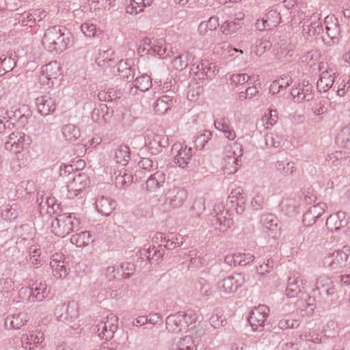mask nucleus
Listing matches in <instances>:
<instances>
[{
    "instance_id": "ddd939ff",
    "label": "nucleus",
    "mask_w": 350,
    "mask_h": 350,
    "mask_svg": "<svg viewBox=\"0 0 350 350\" xmlns=\"http://www.w3.org/2000/svg\"><path fill=\"white\" fill-rule=\"evenodd\" d=\"M291 95L295 102L311 100L314 97L313 88L308 81L304 80L301 83L291 90Z\"/></svg>"
},
{
    "instance_id": "4be33fe9",
    "label": "nucleus",
    "mask_w": 350,
    "mask_h": 350,
    "mask_svg": "<svg viewBox=\"0 0 350 350\" xmlns=\"http://www.w3.org/2000/svg\"><path fill=\"white\" fill-rule=\"evenodd\" d=\"M166 180V174L163 171H157L150 176L146 181V189L149 191H154L163 187Z\"/></svg>"
},
{
    "instance_id": "49530a36",
    "label": "nucleus",
    "mask_w": 350,
    "mask_h": 350,
    "mask_svg": "<svg viewBox=\"0 0 350 350\" xmlns=\"http://www.w3.org/2000/svg\"><path fill=\"white\" fill-rule=\"evenodd\" d=\"M201 68L202 73L205 74L207 77L211 78L215 77L219 72V68L215 63H209L206 60L201 62Z\"/></svg>"
},
{
    "instance_id": "c756f323",
    "label": "nucleus",
    "mask_w": 350,
    "mask_h": 350,
    "mask_svg": "<svg viewBox=\"0 0 350 350\" xmlns=\"http://www.w3.org/2000/svg\"><path fill=\"white\" fill-rule=\"evenodd\" d=\"M71 243L79 247H83L93 242L92 237L88 231L73 234L70 238Z\"/></svg>"
},
{
    "instance_id": "ea45409f",
    "label": "nucleus",
    "mask_w": 350,
    "mask_h": 350,
    "mask_svg": "<svg viewBox=\"0 0 350 350\" xmlns=\"http://www.w3.org/2000/svg\"><path fill=\"white\" fill-rule=\"evenodd\" d=\"M264 18L267 27H269L270 30L276 27L281 22L280 14L276 10L269 11Z\"/></svg>"
},
{
    "instance_id": "680f3d73",
    "label": "nucleus",
    "mask_w": 350,
    "mask_h": 350,
    "mask_svg": "<svg viewBox=\"0 0 350 350\" xmlns=\"http://www.w3.org/2000/svg\"><path fill=\"white\" fill-rule=\"evenodd\" d=\"M271 47V44L269 41L267 40H260L256 43V49L254 50V53L257 56H261L264 53L269 49Z\"/></svg>"
},
{
    "instance_id": "aec40b11",
    "label": "nucleus",
    "mask_w": 350,
    "mask_h": 350,
    "mask_svg": "<svg viewBox=\"0 0 350 350\" xmlns=\"http://www.w3.org/2000/svg\"><path fill=\"white\" fill-rule=\"evenodd\" d=\"M303 31L309 37L321 33L323 31V26L320 22L319 14H313L304 25Z\"/></svg>"
},
{
    "instance_id": "f3484780",
    "label": "nucleus",
    "mask_w": 350,
    "mask_h": 350,
    "mask_svg": "<svg viewBox=\"0 0 350 350\" xmlns=\"http://www.w3.org/2000/svg\"><path fill=\"white\" fill-rule=\"evenodd\" d=\"M326 204L323 202L310 206L304 214L303 223L306 226H312L325 212Z\"/></svg>"
},
{
    "instance_id": "4c0bfd02",
    "label": "nucleus",
    "mask_w": 350,
    "mask_h": 350,
    "mask_svg": "<svg viewBox=\"0 0 350 350\" xmlns=\"http://www.w3.org/2000/svg\"><path fill=\"white\" fill-rule=\"evenodd\" d=\"M320 58V53L317 50L312 49L304 54L301 59L303 62H306L308 66L312 68L317 64H318V66L321 64V62L319 61Z\"/></svg>"
},
{
    "instance_id": "9b49d317",
    "label": "nucleus",
    "mask_w": 350,
    "mask_h": 350,
    "mask_svg": "<svg viewBox=\"0 0 350 350\" xmlns=\"http://www.w3.org/2000/svg\"><path fill=\"white\" fill-rule=\"evenodd\" d=\"M90 183V179L85 173L75 174L67 184L68 198H73L78 196Z\"/></svg>"
},
{
    "instance_id": "39448f33",
    "label": "nucleus",
    "mask_w": 350,
    "mask_h": 350,
    "mask_svg": "<svg viewBox=\"0 0 350 350\" xmlns=\"http://www.w3.org/2000/svg\"><path fill=\"white\" fill-rule=\"evenodd\" d=\"M245 282V275L243 273H234L219 281L217 285V290L222 295H230L235 293Z\"/></svg>"
},
{
    "instance_id": "338daca9",
    "label": "nucleus",
    "mask_w": 350,
    "mask_h": 350,
    "mask_svg": "<svg viewBox=\"0 0 350 350\" xmlns=\"http://www.w3.org/2000/svg\"><path fill=\"white\" fill-rule=\"evenodd\" d=\"M264 204V197L262 194L256 193L252 198L251 206L254 210H260L262 208Z\"/></svg>"
},
{
    "instance_id": "2eb2a0df",
    "label": "nucleus",
    "mask_w": 350,
    "mask_h": 350,
    "mask_svg": "<svg viewBox=\"0 0 350 350\" xmlns=\"http://www.w3.org/2000/svg\"><path fill=\"white\" fill-rule=\"evenodd\" d=\"M50 266L53 276L57 279L64 278L67 275L68 271L64 254L60 253L53 254L51 257Z\"/></svg>"
},
{
    "instance_id": "13d9d810",
    "label": "nucleus",
    "mask_w": 350,
    "mask_h": 350,
    "mask_svg": "<svg viewBox=\"0 0 350 350\" xmlns=\"http://www.w3.org/2000/svg\"><path fill=\"white\" fill-rule=\"evenodd\" d=\"M300 338L317 344L321 342V336L314 332H303L301 334Z\"/></svg>"
},
{
    "instance_id": "e433bc0d",
    "label": "nucleus",
    "mask_w": 350,
    "mask_h": 350,
    "mask_svg": "<svg viewBox=\"0 0 350 350\" xmlns=\"http://www.w3.org/2000/svg\"><path fill=\"white\" fill-rule=\"evenodd\" d=\"M336 142L342 148L350 149V125L341 129L336 137Z\"/></svg>"
},
{
    "instance_id": "4d7b16f0",
    "label": "nucleus",
    "mask_w": 350,
    "mask_h": 350,
    "mask_svg": "<svg viewBox=\"0 0 350 350\" xmlns=\"http://www.w3.org/2000/svg\"><path fill=\"white\" fill-rule=\"evenodd\" d=\"M200 288V294L204 296L208 297L212 295L213 294V290L211 284L206 281V280L202 278L199 281Z\"/></svg>"
},
{
    "instance_id": "20e7f679",
    "label": "nucleus",
    "mask_w": 350,
    "mask_h": 350,
    "mask_svg": "<svg viewBox=\"0 0 350 350\" xmlns=\"http://www.w3.org/2000/svg\"><path fill=\"white\" fill-rule=\"evenodd\" d=\"M350 254V247L344 246L342 250L335 251L327 255L323 264L333 271H338L345 267Z\"/></svg>"
},
{
    "instance_id": "b1692460",
    "label": "nucleus",
    "mask_w": 350,
    "mask_h": 350,
    "mask_svg": "<svg viewBox=\"0 0 350 350\" xmlns=\"http://www.w3.org/2000/svg\"><path fill=\"white\" fill-rule=\"evenodd\" d=\"M243 18V14L240 13L239 16L234 21H227L224 22L220 27L221 33L226 36H230L235 33L239 29H241L242 26L241 20Z\"/></svg>"
},
{
    "instance_id": "a18cd8bd",
    "label": "nucleus",
    "mask_w": 350,
    "mask_h": 350,
    "mask_svg": "<svg viewBox=\"0 0 350 350\" xmlns=\"http://www.w3.org/2000/svg\"><path fill=\"white\" fill-rule=\"evenodd\" d=\"M154 246L152 248L149 246L148 248H143L140 250L139 253L142 257H145L147 260L155 259V260H158L160 258H161L163 255V250L162 252L160 250H155Z\"/></svg>"
},
{
    "instance_id": "6e6552de",
    "label": "nucleus",
    "mask_w": 350,
    "mask_h": 350,
    "mask_svg": "<svg viewBox=\"0 0 350 350\" xmlns=\"http://www.w3.org/2000/svg\"><path fill=\"white\" fill-rule=\"evenodd\" d=\"M118 321V317L113 314H110L104 318L96 325L98 336L105 340L111 339L117 329Z\"/></svg>"
},
{
    "instance_id": "e2e57ef3",
    "label": "nucleus",
    "mask_w": 350,
    "mask_h": 350,
    "mask_svg": "<svg viewBox=\"0 0 350 350\" xmlns=\"http://www.w3.org/2000/svg\"><path fill=\"white\" fill-rule=\"evenodd\" d=\"M299 325L298 321L290 318L282 319L278 323V326L282 329L297 327Z\"/></svg>"
},
{
    "instance_id": "0e129e2a",
    "label": "nucleus",
    "mask_w": 350,
    "mask_h": 350,
    "mask_svg": "<svg viewBox=\"0 0 350 350\" xmlns=\"http://www.w3.org/2000/svg\"><path fill=\"white\" fill-rule=\"evenodd\" d=\"M42 335L40 333L38 334H31L29 336H27V345H29V349L31 350L33 348V347H31L33 345V346L42 342Z\"/></svg>"
},
{
    "instance_id": "603ef678",
    "label": "nucleus",
    "mask_w": 350,
    "mask_h": 350,
    "mask_svg": "<svg viewBox=\"0 0 350 350\" xmlns=\"http://www.w3.org/2000/svg\"><path fill=\"white\" fill-rule=\"evenodd\" d=\"M228 199L231 204H234L236 202H241V200H246V196L243 191V189L241 187H238L232 190L230 194L228 196ZM232 206L234 205H232Z\"/></svg>"
},
{
    "instance_id": "6ab92c4d",
    "label": "nucleus",
    "mask_w": 350,
    "mask_h": 350,
    "mask_svg": "<svg viewBox=\"0 0 350 350\" xmlns=\"http://www.w3.org/2000/svg\"><path fill=\"white\" fill-rule=\"evenodd\" d=\"M38 112L42 116H47L55 111L56 104L55 100L49 95H44L36 98Z\"/></svg>"
},
{
    "instance_id": "f03ea898",
    "label": "nucleus",
    "mask_w": 350,
    "mask_h": 350,
    "mask_svg": "<svg viewBox=\"0 0 350 350\" xmlns=\"http://www.w3.org/2000/svg\"><path fill=\"white\" fill-rule=\"evenodd\" d=\"M81 220L75 213L58 215L51 223V230L56 236L64 237L71 232L78 230Z\"/></svg>"
},
{
    "instance_id": "5701e85b",
    "label": "nucleus",
    "mask_w": 350,
    "mask_h": 350,
    "mask_svg": "<svg viewBox=\"0 0 350 350\" xmlns=\"http://www.w3.org/2000/svg\"><path fill=\"white\" fill-rule=\"evenodd\" d=\"M42 77L47 80L56 79L62 75V69L59 64L52 61L42 68Z\"/></svg>"
},
{
    "instance_id": "f257e3e1",
    "label": "nucleus",
    "mask_w": 350,
    "mask_h": 350,
    "mask_svg": "<svg viewBox=\"0 0 350 350\" xmlns=\"http://www.w3.org/2000/svg\"><path fill=\"white\" fill-rule=\"evenodd\" d=\"M42 42L49 51L61 53L70 45V34L64 27L53 26L46 30Z\"/></svg>"
},
{
    "instance_id": "58836bf2",
    "label": "nucleus",
    "mask_w": 350,
    "mask_h": 350,
    "mask_svg": "<svg viewBox=\"0 0 350 350\" xmlns=\"http://www.w3.org/2000/svg\"><path fill=\"white\" fill-rule=\"evenodd\" d=\"M265 144L269 148H278L283 146L284 139L277 133H270L266 135Z\"/></svg>"
},
{
    "instance_id": "a878e982",
    "label": "nucleus",
    "mask_w": 350,
    "mask_h": 350,
    "mask_svg": "<svg viewBox=\"0 0 350 350\" xmlns=\"http://www.w3.org/2000/svg\"><path fill=\"white\" fill-rule=\"evenodd\" d=\"M214 125L215 129L222 132L227 139L234 140L236 138L235 131L230 126L227 119L224 118H218L215 120Z\"/></svg>"
},
{
    "instance_id": "f8f14e48",
    "label": "nucleus",
    "mask_w": 350,
    "mask_h": 350,
    "mask_svg": "<svg viewBox=\"0 0 350 350\" xmlns=\"http://www.w3.org/2000/svg\"><path fill=\"white\" fill-rule=\"evenodd\" d=\"M21 138L22 137L19 133H12L10 135L5 144V148L16 155L17 161H12V168L16 172H18L21 169L19 154L22 150Z\"/></svg>"
},
{
    "instance_id": "c03bdc74",
    "label": "nucleus",
    "mask_w": 350,
    "mask_h": 350,
    "mask_svg": "<svg viewBox=\"0 0 350 350\" xmlns=\"http://www.w3.org/2000/svg\"><path fill=\"white\" fill-rule=\"evenodd\" d=\"M174 350H196L192 337L185 336L180 338Z\"/></svg>"
},
{
    "instance_id": "bb28decb",
    "label": "nucleus",
    "mask_w": 350,
    "mask_h": 350,
    "mask_svg": "<svg viewBox=\"0 0 350 350\" xmlns=\"http://www.w3.org/2000/svg\"><path fill=\"white\" fill-rule=\"evenodd\" d=\"M324 25L326 35L331 40H334L338 36L340 28L337 24V18L334 16H326L324 20Z\"/></svg>"
},
{
    "instance_id": "774afa93",
    "label": "nucleus",
    "mask_w": 350,
    "mask_h": 350,
    "mask_svg": "<svg viewBox=\"0 0 350 350\" xmlns=\"http://www.w3.org/2000/svg\"><path fill=\"white\" fill-rule=\"evenodd\" d=\"M67 306L65 304L57 306L55 310V315L58 321H63L67 319Z\"/></svg>"
},
{
    "instance_id": "2f4dec72",
    "label": "nucleus",
    "mask_w": 350,
    "mask_h": 350,
    "mask_svg": "<svg viewBox=\"0 0 350 350\" xmlns=\"http://www.w3.org/2000/svg\"><path fill=\"white\" fill-rule=\"evenodd\" d=\"M172 103V99L170 96L163 95L161 96L154 104L155 112L159 115L164 114L171 108Z\"/></svg>"
},
{
    "instance_id": "37998d69",
    "label": "nucleus",
    "mask_w": 350,
    "mask_h": 350,
    "mask_svg": "<svg viewBox=\"0 0 350 350\" xmlns=\"http://www.w3.org/2000/svg\"><path fill=\"white\" fill-rule=\"evenodd\" d=\"M135 87L140 91L145 92L152 86V80L147 75H142L136 78L134 82Z\"/></svg>"
},
{
    "instance_id": "0eeeda50",
    "label": "nucleus",
    "mask_w": 350,
    "mask_h": 350,
    "mask_svg": "<svg viewBox=\"0 0 350 350\" xmlns=\"http://www.w3.org/2000/svg\"><path fill=\"white\" fill-rule=\"evenodd\" d=\"M269 314V308L265 305H259L251 310L248 322L254 331L261 330Z\"/></svg>"
},
{
    "instance_id": "7ed1b4c3",
    "label": "nucleus",
    "mask_w": 350,
    "mask_h": 350,
    "mask_svg": "<svg viewBox=\"0 0 350 350\" xmlns=\"http://www.w3.org/2000/svg\"><path fill=\"white\" fill-rule=\"evenodd\" d=\"M243 154V150L238 144H234L232 150H228L224 157L222 169L228 174H234L239 169L240 161L239 159Z\"/></svg>"
},
{
    "instance_id": "de8ad7c7",
    "label": "nucleus",
    "mask_w": 350,
    "mask_h": 350,
    "mask_svg": "<svg viewBox=\"0 0 350 350\" xmlns=\"http://www.w3.org/2000/svg\"><path fill=\"white\" fill-rule=\"evenodd\" d=\"M22 326V318L19 314L8 316L5 321L7 329H18Z\"/></svg>"
},
{
    "instance_id": "09e8293b",
    "label": "nucleus",
    "mask_w": 350,
    "mask_h": 350,
    "mask_svg": "<svg viewBox=\"0 0 350 350\" xmlns=\"http://www.w3.org/2000/svg\"><path fill=\"white\" fill-rule=\"evenodd\" d=\"M15 65L14 59L11 57L2 55L0 57V76L8 71L12 70Z\"/></svg>"
},
{
    "instance_id": "1a4fd4ad",
    "label": "nucleus",
    "mask_w": 350,
    "mask_h": 350,
    "mask_svg": "<svg viewBox=\"0 0 350 350\" xmlns=\"http://www.w3.org/2000/svg\"><path fill=\"white\" fill-rule=\"evenodd\" d=\"M319 70L321 72V75L317 83V88L319 92H325L332 87L336 72L329 66L325 68L323 63L319 64Z\"/></svg>"
},
{
    "instance_id": "4468645a",
    "label": "nucleus",
    "mask_w": 350,
    "mask_h": 350,
    "mask_svg": "<svg viewBox=\"0 0 350 350\" xmlns=\"http://www.w3.org/2000/svg\"><path fill=\"white\" fill-rule=\"evenodd\" d=\"M187 191L182 187H174L167 192L166 204L170 209L178 208L183 205L187 198Z\"/></svg>"
},
{
    "instance_id": "c9c22d12",
    "label": "nucleus",
    "mask_w": 350,
    "mask_h": 350,
    "mask_svg": "<svg viewBox=\"0 0 350 350\" xmlns=\"http://www.w3.org/2000/svg\"><path fill=\"white\" fill-rule=\"evenodd\" d=\"M43 17H45L46 14L44 12H41L39 10H33L31 12H24L23 13V26H29V27H32L33 24H35L36 21H41Z\"/></svg>"
},
{
    "instance_id": "cd10ccee",
    "label": "nucleus",
    "mask_w": 350,
    "mask_h": 350,
    "mask_svg": "<svg viewBox=\"0 0 350 350\" xmlns=\"http://www.w3.org/2000/svg\"><path fill=\"white\" fill-rule=\"evenodd\" d=\"M116 62V54L111 50L99 53L96 58V63L100 67H109Z\"/></svg>"
},
{
    "instance_id": "7c9ffc66",
    "label": "nucleus",
    "mask_w": 350,
    "mask_h": 350,
    "mask_svg": "<svg viewBox=\"0 0 350 350\" xmlns=\"http://www.w3.org/2000/svg\"><path fill=\"white\" fill-rule=\"evenodd\" d=\"M182 318L179 313L168 316L166 319V328L173 333H178L185 330V329L182 325Z\"/></svg>"
},
{
    "instance_id": "c85d7f7f",
    "label": "nucleus",
    "mask_w": 350,
    "mask_h": 350,
    "mask_svg": "<svg viewBox=\"0 0 350 350\" xmlns=\"http://www.w3.org/2000/svg\"><path fill=\"white\" fill-rule=\"evenodd\" d=\"M153 0H131L130 4L126 7V13L137 14L144 12L146 7L152 5Z\"/></svg>"
},
{
    "instance_id": "412c9836",
    "label": "nucleus",
    "mask_w": 350,
    "mask_h": 350,
    "mask_svg": "<svg viewBox=\"0 0 350 350\" xmlns=\"http://www.w3.org/2000/svg\"><path fill=\"white\" fill-rule=\"evenodd\" d=\"M304 284V279L299 273L293 274L288 278L286 295L290 298L296 297L301 292Z\"/></svg>"
},
{
    "instance_id": "864d4df0",
    "label": "nucleus",
    "mask_w": 350,
    "mask_h": 350,
    "mask_svg": "<svg viewBox=\"0 0 350 350\" xmlns=\"http://www.w3.org/2000/svg\"><path fill=\"white\" fill-rule=\"evenodd\" d=\"M237 262L239 266H245L252 262L255 257L250 253H236Z\"/></svg>"
},
{
    "instance_id": "473e14b6",
    "label": "nucleus",
    "mask_w": 350,
    "mask_h": 350,
    "mask_svg": "<svg viewBox=\"0 0 350 350\" xmlns=\"http://www.w3.org/2000/svg\"><path fill=\"white\" fill-rule=\"evenodd\" d=\"M115 159L122 165H126L130 159V150L129 146L121 145L115 152Z\"/></svg>"
},
{
    "instance_id": "6e6d98bb",
    "label": "nucleus",
    "mask_w": 350,
    "mask_h": 350,
    "mask_svg": "<svg viewBox=\"0 0 350 350\" xmlns=\"http://www.w3.org/2000/svg\"><path fill=\"white\" fill-rule=\"evenodd\" d=\"M276 167L278 170H282L284 175L292 174L296 169L295 163L292 161L288 162L286 166L282 162H277Z\"/></svg>"
},
{
    "instance_id": "a19ab883",
    "label": "nucleus",
    "mask_w": 350,
    "mask_h": 350,
    "mask_svg": "<svg viewBox=\"0 0 350 350\" xmlns=\"http://www.w3.org/2000/svg\"><path fill=\"white\" fill-rule=\"evenodd\" d=\"M129 60L127 59L120 60L118 65V71L120 73V75L124 79H129V78H133L134 77V72L132 70L131 64L129 63Z\"/></svg>"
},
{
    "instance_id": "f704fd0d",
    "label": "nucleus",
    "mask_w": 350,
    "mask_h": 350,
    "mask_svg": "<svg viewBox=\"0 0 350 350\" xmlns=\"http://www.w3.org/2000/svg\"><path fill=\"white\" fill-rule=\"evenodd\" d=\"M219 26V19L216 16L211 17L208 21H203L200 23L198 27L200 34L205 35L208 31H213L215 30Z\"/></svg>"
},
{
    "instance_id": "5fc2aeb1",
    "label": "nucleus",
    "mask_w": 350,
    "mask_h": 350,
    "mask_svg": "<svg viewBox=\"0 0 350 350\" xmlns=\"http://www.w3.org/2000/svg\"><path fill=\"white\" fill-rule=\"evenodd\" d=\"M81 29L85 36L90 38L95 36L97 31L96 25L89 22L83 23Z\"/></svg>"
},
{
    "instance_id": "423d86ee",
    "label": "nucleus",
    "mask_w": 350,
    "mask_h": 350,
    "mask_svg": "<svg viewBox=\"0 0 350 350\" xmlns=\"http://www.w3.org/2000/svg\"><path fill=\"white\" fill-rule=\"evenodd\" d=\"M25 294L28 297L27 301L33 302L36 300L41 301L50 293V289L45 283L25 281Z\"/></svg>"
},
{
    "instance_id": "79ce46f5",
    "label": "nucleus",
    "mask_w": 350,
    "mask_h": 350,
    "mask_svg": "<svg viewBox=\"0 0 350 350\" xmlns=\"http://www.w3.org/2000/svg\"><path fill=\"white\" fill-rule=\"evenodd\" d=\"M278 120V112L276 110L270 109L267 113L261 119L262 126L266 129L271 128L274 124H276Z\"/></svg>"
},
{
    "instance_id": "72a5a7b5",
    "label": "nucleus",
    "mask_w": 350,
    "mask_h": 350,
    "mask_svg": "<svg viewBox=\"0 0 350 350\" xmlns=\"http://www.w3.org/2000/svg\"><path fill=\"white\" fill-rule=\"evenodd\" d=\"M62 134L66 141L75 142L80 137V131L74 124H68L62 128Z\"/></svg>"
},
{
    "instance_id": "bf43d9fd",
    "label": "nucleus",
    "mask_w": 350,
    "mask_h": 350,
    "mask_svg": "<svg viewBox=\"0 0 350 350\" xmlns=\"http://www.w3.org/2000/svg\"><path fill=\"white\" fill-rule=\"evenodd\" d=\"M258 93V88L256 85L247 88L245 92L239 93V98L241 100H244L247 98H251Z\"/></svg>"
},
{
    "instance_id": "a211bd4d",
    "label": "nucleus",
    "mask_w": 350,
    "mask_h": 350,
    "mask_svg": "<svg viewBox=\"0 0 350 350\" xmlns=\"http://www.w3.org/2000/svg\"><path fill=\"white\" fill-rule=\"evenodd\" d=\"M349 223V219L345 212L338 211L331 215L326 221V226L330 231H337L341 228L345 227Z\"/></svg>"
},
{
    "instance_id": "393cba45",
    "label": "nucleus",
    "mask_w": 350,
    "mask_h": 350,
    "mask_svg": "<svg viewBox=\"0 0 350 350\" xmlns=\"http://www.w3.org/2000/svg\"><path fill=\"white\" fill-rule=\"evenodd\" d=\"M116 202L104 196L99 197L96 202V207L100 214L109 215L115 209Z\"/></svg>"
},
{
    "instance_id": "8fccbe9b",
    "label": "nucleus",
    "mask_w": 350,
    "mask_h": 350,
    "mask_svg": "<svg viewBox=\"0 0 350 350\" xmlns=\"http://www.w3.org/2000/svg\"><path fill=\"white\" fill-rule=\"evenodd\" d=\"M29 262L33 265H38L41 264L40 260V250L38 245H32L29 248Z\"/></svg>"
},
{
    "instance_id": "3c124183",
    "label": "nucleus",
    "mask_w": 350,
    "mask_h": 350,
    "mask_svg": "<svg viewBox=\"0 0 350 350\" xmlns=\"http://www.w3.org/2000/svg\"><path fill=\"white\" fill-rule=\"evenodd\" d=\"M181 317L182 325L186 329L189 325L196 323L197 320L196 314L193 310H188L187 312H179Z\"/></svg>"
},
{
    "instance_id": "9d476101",
    "label": "nucleus",
    "mask_w": 350,
    "mask_h": 350,
    "mask_svg": "<svg viewBox=\"0 0 350 350\" xmlns=\"http://www.w3.org/2000/svg\"><path fill=\"white\" fill-rule=\"evenodd\" d=\"M171 152L174 157V162L183 168L187 166L193 154L191 148H188L180 142L174 144Z\"/></svg>"
},
{
    "instance_id": "052dcab7",
    "label": "nucleus",
    "mask_w": 350,
    "mask_h": 350,
    "mask_svg": "<svg viewBox=\"0 0 350 350\" xmlns=\"http://www.w3.org/2000/svg\"><path fill=\"white\" fill-rule=\"evenodd\" d=\"M250 77L247 74H234L230 77V82L232 84L237 86L239 85H243L245 83L247 82Z\"/></svg>"
},
{
    "instance_id": "69168bd1",
    "label": "nucleus",
    "mask_w": 350,
    "mask_h": 350,
    "mask_svg": "<svg viewBox=\"0 0 350 350\" xmlns=\"http://www.w3.org/2000/svg\"><path fill=\"white\" fill-rule=\"evenodd\" d=\"M133 182V176L130 174L124 172L123 175H119L116 178V183L122 187L130 185Z\"/></svg>"
},
{
    "instance_id": "dca6fc26",
    "label": "nucleus",
    "mask_w": 350,
    "mask_h": 350,
    "mask_svg": "<svg viewBox=\"0 0 350 350\" xmlns=\"http://www.w3.org/2000/svg\"><path fill=\"white\" fill-rule=\"evenodd\" d=\"M261 222L264 231L268 236L276 238L280 235V228L278 225V218L273 214H265L261 217Z\"/></svg>"
}]
</instances>
